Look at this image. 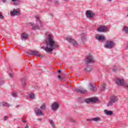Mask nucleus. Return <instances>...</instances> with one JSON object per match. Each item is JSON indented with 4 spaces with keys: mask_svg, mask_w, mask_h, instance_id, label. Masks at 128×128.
Wrapping results in <instances>:
<instances>
[{
    "mask_svg": "<svg viewBox=\"0 0 128 128\" xmlns=\"http://www.w3.org/2000/svg\"><path fill=\"white\" fill-rule=\"evenodd\" d=\"M54 35L52 34H49L46 40V47L42 46V48L48 54L52 52L54 50H56L60 48V45L58 42H56L54 38Z\"/></svg>",
    "mask_w": 128,
    "mask_h": 128,
    "instance_id": "f257e3e1",
    "label": "nucleus"
},
{
    "mask_svg": "<svg viewBox=\"0 0 128 128\" xmlns=\"http://www.w3.org/2000/svg\"><path fill=\"white\" fill-rule=\"evenodd\" d=\"M118 102V96H110V100L108 102L107 106L109 108L112 106L115 102Z\"/></svg>",
    "mask_w": 128,
    "mask_h": 128,
    "instance_id": "f03ea898",
    "label": "nucleus"
},
{
    "mask_svg": "<svg viewBox=\"0 0 128 128\" xmlns=\"http://www.w3.org/2000/svg\"><path fill=\"white\" fill-rule=\"evenodd\" d=\"M115 43L114 41L110 40H108L104 45L106 48H112L114 46Z\"/></svg>",
    "mask_w": 128,
    "mask_h": 128,
    "instance_id": "7ed1b4c3",
    "label": "nucleus"
},
{
    "mask_svg": "<svg viewBox=\"0 0 128 128\" xmlns=\"http://www.w3.org/2000/svg\"><path fill=\"white\" fill-rule=\"evenodd\" d=\"M28 54H30V56H39V58H44L40 55V52L36 50H30L28 51Z\"/></svg>",
    "mask_w": 128,
    "mask_h": 128,
    "instance_id": "20e7f679",
    "label": "nucleus"
},
{
    "mask_svg": "<svg viewBox=\"0 0 128 128\" xmlns=\"http://www.w3.org/2000/svg\"><path fill=\"white\" fill-rule=\"evenodd\" d=\"M114 82L118 86H124V85L126 84V82L124 79L120 78H116V79L114 80Z\"/></svg>",
    "mask_w": 128,
    "mask_h": 128,
    "instance_id": "39448f33",
    "label": "nucleus"
},
{
    "mask_svg": "<svg viewBox=\"0 0 128 128\" xmlns=\"http://www.w3.org/2000/svg\"><path fill=\"white\" fill-rule=\"evenodd\" d=\"M86 104H90V102H93V104H96V102H98V98H88L84 100Z\"/></svg>",
    "mask_w": 128,
    "mask_h": 128,
    "instance_id": "423d86ee",
    "label": "nucleus"
},
{
    "mask_svg": "<svg viewBox=\"0 0 128 128\" xmlns=\"http://www.w3.org/2000/svg\"><path fill=\"white\" fill-rule=\"evenodd\" d=\"M66 40L68 42H70V44H74V46H75L76 48H78V42L76 41L74 38H70V37H66Z\"/></svg>",
    "mask_w": 128,
    "mask_h": 128,
    "instance_id": "0eeeda50",
    "label": "nucleus"
},
{
    "mask_svg": "<svg viewBox=\"0 0 128 128\" xmlns=\"http://www.w3.org/2000/svg\"><path fill=\"white\" fill-rule=\"evenodd\" d=\"M11 16H20V8H14L12 11L10 12Z\"/></svg>",
    "mask_w": 128,
    "mask_h": 128,
    "instance_id": "6e6552de",
    "label": "nucleus"
},
{
    "mask_svg": "<svg viewBox=\"0 0 128 128\" xmlns=\"http://www.w3.org/2000/svg\"><path fill=\"white\" fill-rule=\"evenodd\" d=\"M58 108H60V103L58 102H54L51 106V108L54 112H56L58 110Z\"/></svg>",
    "mask_w": 128,
    "mask_h": 128,
    "instance_id": "1a4fd4ad",
    "label": "nucleus"
},
{
    "mask_svg": "<svg viewBox=\"0 0 128 128\" xmlns=\"http://www.w3.org/2000/svg\"><path fill=\"white\" fill-rule=\"evenodd\" d=\"M75 91L76 92H78L79 94H86L88 92V91L86 90L84 88H82V87L76 88Z\"/></svg>",
    "mask_w": 128,
    "mask_h": 128,
    "instance_id": "9d476101",
    "label": "nucleus"
},
{
    "mask_svg": "<svg viewBox=\"0 0 128 128\" xmlns=\"http://www.w3.org/2000/svg\"><path fill=\"white\" fill-rule=\"evenodd\" d=\"M92 62H94V59L92 55L90 54L86 59V64H92Z\"/></svg>",
    "mask_w": 128,
    "mask_h": 128,
    "instance_id": "9b49d317",
    "label": "nucleus"
},
{
    "mask_svg": "<svg viewBox=\"0 0 128 128\" xmlns=\"http://www.w3.org/2000/svg\"><path fill=\"white\" fill-rule=\"evenodd\" d=\"M108 30V26H100L97 28V32H104Z\"/></svg>",
    "mask_w": 128,
    "mask_h": 128,
    "instance_id": "f8f14e48",
    "label": "nucleus"
},
{
    "mask_svg": "<svg viewBox=\"0 0 128 128\" xmlns=\"http://www.w3.org/2000/svg\"><path fill=\"white\" fill-rule=\"evenodd\" d=\"M96 40H98L100 42H104L106 38L104 36L102 35H97L95 36Z\"/></svg>",
    "mask_w": 128,
    "mask_h": 128,
    "instance_id": "ddd939ff",
    "label": "nucleus"
},
{
    "mask_svg": "<svg viewBox=\"0 0 128 128\" xmlns=\"http://www.w3.org/2000/svg\"><path fill=\"white\" fill-rule=\"evenodd\" d=\"M35 114L36 116H44V114L42 112V111L40 110V109H36L35 110Z\"/></svg>",
    "mask_w": 128,
    "mask_h": 128,
    "instance_id": "4468645a",
    "label": "nucleus"
},
{
    "mask_svg": "<svg viewBox=\"0 0 128 128\" xmlns=\"http://www.w3.org/2000/svg\"><path fill=\"white\" fill-rule=\"evenodd\" d=\"M94 14L92 13V12L88 10L86 12V16L88 18H94Z\"/></svg>",
    "mask_w": 128,
    "mask_h": 128,
    "instance_id": "2eb2a0df",
    "label": "nucleus"
},
{
    "mask_svg": "<svg viewBox=\"0 0 128 128\" xmlns=\"http://www.w3.org/2000/svg\"><path fill=\"white\" fill-rule=\"evenodd\" d=\"M90 90L92 92H96V85H94L92 84H89Z\"/></svg>",
    "mask_w": 128,
    "mask_h": 128,
    "instance_id": "dca6fc26",
    "label": "nucleus"
},
{
    "mask_svg": "<svg viewBox=\"0 0 128 128\" xmlns=\"http://www.w3.org/2000/svg\"><path fill=\"white\" fill-rule=\"evenodd\" d=\"M28 35L24 32L22 34L21 40H28Z\"/></svg>",
    "mask_w": 128,
    "mask_h": 128,
    "instance_id": "f3484780",
    "label": "nucleus"
},
{
    "mask_svg": "<svg viewBox=\"0 0 128 128\" xmlns=\"http://www.w3.org/2000/svg\"><path fill=\"white\" fill-rule=\"evenodd\" d=\"M80 38L82 42H86V35L84 34H82L80 35Z\"/></svg>",
    "mask_w": 128,
    "mask_h": 128,
    "instance_id": "a211bd4d",
    "label": "nucleus"
},
{
    "mask_svg": "<svg viewBox=\"0 0 128 128\" xmlns=\"http://www.w3.org/2000/svg\"><path fill=\"white\" fill-rule=\"evenodd\" d=\"M14 6H18L20 4V0H12Z\"/></svg>",
    "mask_w": 128,
    "mask_h": 128,
    "instance_id": "6ab92c4d",
    "label": "nucleus"
},
{
    "mask_svg": "<svg viewBox=\"0 0 128 128\" xmlns=\"http://www.w3.org/2000/svg\"><path fill=\"white\" fill-rule=\"evenodd\" d=\"M118 68H120V66L118 65L115 64L114 66L111 68V70L114 72H118Z\"/></svg>",
    "mask_w": 128,
    "mask_h": 128,
    "instance_id": "aec40b11",
    "label": "nucleus"
},
{
    "mask_svg": "<svg viewBox=\"0 0 128 128\" xmlns=\"http://www.w3.org/2000/svg\"><path fill=\"white\" fill-rule=\"evenodd\" d=\"M104 114H107V116H112L113 114L112 111H110V110H104Z\"/></svg>",
    "mask_w": 128,
    "mask_h": 128,
    "instance_id": "412c9836",
    "label": "nucleus"
},
{
    "mask_svg": "<svg viewBox=\"0 0 128 128\" xmlns=\"http://www.w3.org/2000/svg\"><path fill=\"white\" fill-rule=\"evenodd\" d=\"M106 84L104 83L103 84H102L100 86V90L102 92H104V90L106 88Z\"/></svg>",
    "mask_w": 128,
    "mask_h": 128,
    "instance_id": "4be33fe9",
    "label": "nucleus"
},
{
    "mask_svg": "<svg viewBox=\"0 0 128 128\" xmlns=\"http://www.w3.org/2000/svg\"><path fill=\"white\" fill-rule=\"evenodd\" d=\"M0 106H8V108L10 106V104L5 102H0Z\"/></svg>",
    "mask_w": 128,
    "mask_h": 128,
    "instance_id": "5701e85b",
    "label": "nucleus"
},
{
    "mask_svg": "<svg viewBox=\"0 0 128 128\" xmlns=\"http://www.w3.org/2000/svg\"><path fill=\"white\" fill-rule=\"evenodd\" d=\"M122 32H124L125 34H128V28L126 26H124L122 28Z\"/></svg>",
    "mask_w": 128,
    "mask_h": 128,
    "instance_id": "b1692460",
    "label": "nucleus"
},
{
    "mask_svg": "<svg viewBox=\"0 0 128 128\" xmlns=\"http://www.w3.org/2000/svg\"><path fill=\"white\" fill-rule=\"evenodd\" d=\"M40 110H44L46 108V103H44L40 107Z\"/></svg>",
    "mask_w": 128,
    "mask_h": 128,
    "instance_id": "393cba45",
    "label": "nucleus"
},
{
    "mask_svg": "<svg viewBox=\"0 0 128 128\" xmlns=\"http://www.w3.org/2000/svg\"><path fill=\"white\" fill-rule=\"evenodd\" d=\"M26 78H23L22 81V84L23 86H26Z\"/></svg>",
    "mask_w": 128,
    "mask_h": 128,
    "instance_id": "a878e982",
    "label": "nucleus"
},
{
    "mask_svg": "<svg viewBox=\"0 0 128 128\" xmlns=\"http://www.w3.org/2000/svg\"><path fill=\"white\" fill-rule=\"evenodd\" d=\"M49 122L52 128H54V122L52 120H49Z\"/></svg>",
    "mask_w": 128,
    "mask_h": 128,
    "instance_id": "bb28decb",
    "label": "nucleus"
},
{
    "mask_svg": "<svg viewBox=\"0 0 128 128\" xmlns=\"http://www.w3.org/2000/svg\"><path fill=\"white\" fill-rule=\"evenodd\" d=\"M100 118L99 117H96L92 118L93 122H98L100 121Z\"/></svg>",
    "mask_w": 128,
    "mask_h": 128,
    "instance_id": "cd10ccee",
    "label": "nucleus"
},
{
    "mask_svg": "<svg viewBox=\"0 0 128 128\" xmlns=\"http://www.w3.org/2000/svg\"><path fill=\"white\" fill-rule=\"evenodd\" d=\"M85 70H86V72H90V70H92V67L90 66H87L85 68Z\"/></svg>",
    "mask_w": 128,
    "mask_h": 128,
    "instance_id": "c85d7f7f",
    "label": "nucleus"
},
{
    "mask_svg": "<svg viewBox=\"0 0 128 128\" xmlns=\"http://www.w3.org/2000/svg\"><path fill=\"white\" fill-rule=\"evenodd\" d=\"M32 28L33 30H38V25H35V26H32Z\"/></svg>",
    "mask_w": 128,
    "mask_h": 128,
    "instance_id": "c756f323",
    "label": "nucleus"
},
{
    "mask_svg": "<svg viewBox=\"0 0 128 128\" xmlns=\"http://www.w3.org/2000/svg\"><path fill=\"white\" fill-rule=\"evenodd\" d=\"M36 20H37L39 22V24H40L41 26H42V21L40 20V17L36 16Z\"/></svg>",
    "mask_w": 128,
    "mask_h": 128,
    "instance_id": "7c9ffc66",
    "label": "nucleus"
},
{
    "mask_svg": "<svg viewBox=\"0 0 128 128\" xmlns=\"http://www.w3.org/2000/svg\"><path fill=\"white\" fill-rule=\"evenodd\" d=\"M12 96H18V94L16 92H12Z\"/></svg>",
    "mask_w": 128,
    "mask_h": 128,
    "instance_id": "2f4dec72",
    "label": "nucleus"
},
{
    "mask_svg": "<svg viewBox=\"0 0 128 128\" xmlns=\"http://www.w3.org/2000/svg\"><path fill=\"white\" fill-rule=\"evenodd\" d=\"M29 100H34L36 98L35 96H29Z\"/></svg>",
    "mask_w": 128,
    "mask_h": 128,
    "instance_id": "473e14b6",
    "label": "nucleus"
},
{
    "mask_svg": "<svg viewBox=\"0 0 128 128\" xmlns=\"http://www.w3.org/2000/svg\"><path fill=\"white\" fill-rule=\"evenodd\" d=\"M28 26H34V22H30L28 24Z\"/></svg>",
    "mask_w": 128,
    "mask_h": 128,
    "instance_id": "72a5a7b5",
    "label": "nucleus"
},
{
    "mask_svg": "<svg viewBox=\"0 0 128 128\" xmlns=\"http://www.w3.org/2000/svg\"><path fill=\"white\" fill-rule=\"evenodd\" d=\"M4 82L2 79L0 78V86Z\"/></svg>",
    "mask_w": 128,
    "mask_h": 128,
    "instance_id": "f704fd0d",
    "label": "nucleus"
},
{
    "mask_svg": "<svg viewBox=\"0 0 128 128\" xmlns=\"http://www.w3.org/2000/svg\"><path fill=\"white\" fill-rule=\"evenodd\" d=\"M36 96V94H34L32 92L30 94V95L28 96Z\"/></svg>",
    "mask_w": 128,
    "mask_h": 128,
    "instance_id": "c9c22d12",
    "label": "nucleus"
},
{
    "mask_svg": "<svg viewBox=\"0 0 128 128\" xmlns=\"http://www.w3.org/2000/svg\"><path fill=\"white\" fill-rule=\"evenodd\" d=\"M8 117L7 116H4L3 118V120H8Z\"/></svg>",
    "mask_w": 128,
    "mask_h": 128,
    "instance_id": "e433bc0d",
    "label": "nucleus"
},
{
    "mask_svg": "<svg viewBox=\"0 0 128 128\" xmlns=\"http://www.w3.org/2000/svg\"><path fill=\"white\" fill-rule=\"evenodd\" d=\"M0 20H4V16L0 14Z\"/></svg>",
    "mask_w": 128,
    "mask_h": 128,
    "instance_id": "4c0bfd02",
    "label": "nucleus"
},
{
    "mask_svg": "<svg viewBox=\"0 0 128 128\" xmlns=\"http://www.w3.org/2000/svg\"><path fill=\"white\" fill-rule=\"evenodd\" d=\"M58 78L60 80H62V76H60V75L58 76Z\"/></svg>",
    "mask_w": 128,
    "mask_h": 128,
    "instance_id": "58836bf2",
    "label": "nucleus"
},
{
    "mask_svg": "<svg viewBox=\"0 0 128 128\" xmlns=\"http://www.w3.org/2000/svg\"><path fill=\"white\" fill-rule=\"evenodd\" d=\"M54 4H58V0H54Z\"/></svg>",
    "mask_w": 128,
    "mask_h": 128,
    "instance_id": "ea45409f",
    "label": "nucleus"
},
{
    "mask_svg": "<svg viewBox=\"0 0 128 128\" xmlns=\"http://www.w3.org/2000/svg\"><path fill=\"white\" fill-rule=\"evenodd\" d=\"M2 2H3L4 4L6 2H8L7 0H1Z\"/></svg>",
    "mask_w": 128,
    "mask_h": 128,
    "instance_id": "a19ab883",
    "label": "nucleus"
},
{
    "mask_svg": "<svg viewBox=\"0 0 128 128\" xmlns=\"http://www.w3.org/2000/svg\"><path fill=\"white\" fill-rule=\"evenodd\" d=\"M9 76L10 78H12V74L11 73L9 74Z\"/></svg>",
    "mask_w": 128,
    "mask_h": 128,
    "instance_id": "79ce46f5",
    "label": "nucleus"
},
{
    "mask_svg": "<svg viewBox=\"0 0 128 128\" xmlns=\"http://www.w3.org/2000/svg\"><path fill=\"white\" fill-rule=\"evenodd\" d=\"M87 121H90L92 122V118H90V119H86Z\"/></svg>",
    "mask_w": 128,
    "mask_h": 128,
    "instance_id": "37998d69",
    "label": "nucleus"
},
{
    "mask_svg": "<svg viewBox=\"0 0 128 128\" xmlns=\"http://www.w3.org/2000/svg\"><path fill=\"white\" fill-rule=\"evenodd\" d=\"M22 122H26V120L24 119L22 120Z\"/></svg>",
    "mask_w": 128,
    "mask_h": 128,
    "instance_id": "c03bdc74",
    "label": "nucleus"
},
{
    "mask_svg": "<svg viewBox=\"0 0 128 128\" xmlns=\"http://www.w3.org/2000/svg\"><path fill=\"white\" fill-rule=\"evenodd\" d=\"M50 16H54V14H52V13H50Z\"/></svg>",
    "mask_w": 128,
    "mask_h": 128,
    "instance_id": "a18cd8bd",
    "label": "nucleus"
},
{
    "mask_svg": "<svg viewBox=\"0 0 128 128\" xmlns=\"http://www.w3.org/2000/svg\"><path fill=\"white\" fill-rule=\"evenodd\" d=\"M62 72V71L60 70H58V74H60Z\"/></svg>",
    "mask_w": 128,
    "mask_h": 128,
    "instance_id": "49530a36",
    "label": "nucleus"
},
{
    "mask_svg": "<svg viewBox=\"0 0 128 128\" xmlns=\"http://www.w3.org/2000/svg\"><path fill=\"white\" fill-rule=\"evenodd\" d=\"M38 120H40V122H42V118H38Z\"/></svg>",
    "mask_w": 128,
    "mask_h": 128,
    "instance_id": "de8ad7c7",
    "label": "nucleus"
},
{
    "mask_svg": "<svg viewBox=\"0 0 128 128\" xmlns=\"http://www.w3.org/2000/svg\"><path fill=\"white\" fill-rule=\"evenodd\" d=\"M16 108H20V105L16 106Z\"/></svg>",
    "mask_w": 128,
    "mask_h": 128,
    "instance_id": "09e8293b",
    "label": "nucleus"
},
{
    "mask_svg": "<svg viewBox=\"0 0 128 128\" xmlns=\"http://www.w3.org/2000/svg\"><path fill=\"white\" fill-rule=\"evenodd\" d=\"M25 128H28V125H26V126H25Z\"/></svg>",
    "mask_w": 128,
    "mask_h": 128,
    "instance_id": "8fccbe9b",
    "label": "nucleus"
},
{
    "mask_svg": "<svg viewBox=\"0 0 128 128\" xmlns=\"http://www.w3.org/2000/svg\"><path fill=\"white\" fill-rule=\"evenodd\" d=\"M108 2H112V0H108Z\"/></svg>",
    "mask_w": 128,
    "mask_h": 128,
    "instance_id": "3c124183",
    "label": "nucleus"
},
{
    "mask_svg": "<svg viewBox=\"0 0 128 128\" xmlns=\"http://www.w3.org/2000/svg\"><path fill=\"white\" fill-rule=\"evenodd\" d=\"M126 50H128V46L126 47Z\"/></svg>",
    "mask_w": 128,
    "mask_h": 128,
    "instance_id": "603ef678",
    "label": "nucleus"
},
{
    "mask_svg": "<svg viewBox=\"0 0 128 128\" xmlns=\"http://www.w3.org/2000/svg\"><path fill=\"white\" fill-rule=\"evenodd\" d=\"M64 2H68V0H64Z\"/></svg>",
    "mask_w": 128,
    "mask_h": 128,
    "instance_id": "864d4df0",
    "label": "nucleus"
},
{
    "mask_svg": "<svg viewBox=\"0 0 128 128\" xmlns=\"http://www.w3.org/2000/svg\"><path fill=\"white\" fill-rule=\"evenodd\" d=\"M114 96L112 95V96Z\"/></svg>",
    "mask_w": 128,
    "mask_h": 128,
    "instance_id": "5fc2aeb1",
    "label": "nucleus"
},
{
    "mask_svg": "<svg viewBox=\"0 0 128 128\" xmlns=\"http://www.w3.org/2000/svg\"><path fill=\"white\" fill-rule=\"evenodd\" d=\"M20 128V127H18V128Z\"/></svg>",
    "mask_w": 128,
    "mask_h": 128,
    "instance_id": "6e6d98bb",
    "label": "nucleus"
},
{
    "mask_svg": "<svg viewBox=\"0 0 128 128\" xmlns=\"http://www.w3.org/2000/svg\"><path fill=\"white\" fill-rule=\"evenodd\" d=\"M69 86H70V85Z\"/></svg>",
    "mask_w": 128,
    "mask_h": 128,
    "instance_id": "4d7b16f0",
    "label": "nucleus"
},
{
    "mask_svg": "<svg viewBox=\"0 0 128 128\" xmlns=\"http://www.w3.org/2000/svg\"><path fill=\"white\" fill-rule=\"evenodd\" d=\"M49 1L50 0H48Z\"/></svg>",
    "mask_w": 128,
    "mask_h": 128,
    "instance_id": "13d9d810",
    "label": "nucleus"
}]
</instances>
